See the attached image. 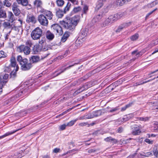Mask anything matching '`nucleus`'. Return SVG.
Here are the masks:
<instances>
[{
  "instance_id": "f257e3e1",
  "label": "nucleus",
  "mask_w": 158,
  "mask_h": 158,
  "mask_svg": "<svg viewBox=\"0 0 158 158\" xmlns=\"http://www.w3.org/2000/svg\"><path fill=\"white\" fill-rule=\"evenodd\" d=\"M79 20L74 18H70L66 21H60V23L65 28L73 30L77 25Z\"/></svg>"
},
{
  "instance_id": "f03ea898",
  "label": "nucleus",
  "mask_w": 158,
  "mask_h": 158,
  "mask_svg": "<svg viewBox=\"0 0 158 158\" xmlns=\"http://www.w3.org/2000/svg\"><path fill=\"white\" fill-rule=\"evenodd\" d=\"M17 60L21 65V68L23 71H27L30 69L32 65L31 62H29L27 59H23L21 56H17Z\"/></svg>"
},
{
  "instance_id": "7ed1b4c3",
  "label": "nucleus",
  "mask_w": 158,
  "mask_h": 158,
  "mask_svg": "<svg viewBox=\"0 0 158 158\" xmlns=\"http://www.w3.org/2000/svg\"><path fill=\"white\" fill-rule=\"evenodd\" d=\"M42 31L39 27L34 29L31 33V36L34 40H37L40 39L42 36Z\"/></svg>"
},
{
  "instance_id": "20e7f679",
  "label": "nucleus",
  "mask_w": 158,
  "mask_h": 158,
  "mask_svg": "<svg viewBox=\"0 0 158 158\" xmlns=\"http://www.w3.org/2000/svg\"><path fill=\"white\" fill-rule=\"evenodd\" d=\"M51 29L56 35H61L63 33L62 27L58 24H54L52 25L51 26Z\"/></svg>"
},
{
  "instance_id": "39448f33",
  "label": "nucleus",
  "mask_w": 158,
  "mask_h": 158,
  "mask_svg": "<svg viewBox=\"0 0 158 158\" xmlns=\"http://www.w3.org/2000/svg\"><path fill=\"white\" fill-rule=\"evenodd\" d=\"M17 49L20 52H23L26 55L29 54L31 52V49L29 47L24 45H21Z\"/></svg>"
},
{
  "instance_id": "423d86ee",
  "label": "nucleus",
  "mask_w": 158,
  "mask_h": 158,
  "mask_svg": "<svg viewBox=\"0 0 158 158\" xmlns=\"http://www.w3.org/2000/svg\"><path fill=\"white\" fill-rule=\"evenodd\" d=\"M38 20L40 23L43 26H46L48 24V21L44 15H40L38 17Z\"/></svg>"
},
{
  "instance_id": "0eeeda50",
  "label": "nucleus",
  "mask_w": 158,
  "mask_h": 158,
  "mask_svg": "<svg viewBox=\"0 0 158 158\" xmlns=\"http://www.w3.org/2000/svg\"><path fill=\"white\" fill-rule=\"evenodd\" d=\"M124 15V13L119 12L114 14V15H111L109 17V19L107 21L110 22V19H112L113 21L117 20L122 17Z\"/></svg>"
},
{
  "instance_id": "6e6552de",
  "label": "nucleus",
  "mask_w": 158,
  "mask_h": 158,
  "mask_svg": "<svg viewBox=\"0 0 158 158\" xmlns=\"http://www.w3.org/2000/svg\"><path fill=\"white\" fill-rule=\"evenodd\" d=\"M12 11L16 16H19L20 13V10L19 8V6L16 2H14L12 5Z\"/></svg>"
},
{
  "instance_id": "1a4fd4ad",
  "label": "nucleus",
  "mask_w": 158,
  "mask_h": 158,
  "mask_svg": "<svg viewBox=\"0 0 158 158\" xmlns=\"http://www.w3.org/2000/svg\"><path fill=\"white\" fill-rule=\"evenodd\" d=\"M40 12L46 16L49 19H52L53 14L52 12L48 10L44 9H42L40 10Z\"/></svg>"
},
{
  "instance_id": "9d476101",
  "label": "nucleus",
  "mask_w": 158,
  "mask_h": 158,
  "mask_svg": "<svg viewBox=\"0 0 158 158\" xmlns=\"http://www.w3.org/2000/svg\"><path fill=\"white\" fill-rule=\"evenodd\" d=\"M132 131L131 133L134 135H139L141 133V131L139 127L136 125H134L131 126Z\"/></svg>"
},
{
  "instance_id": "9b49d317",
  "label": "nucleus",
  "mask_w": 158,
  "mask_h": 158,
  "mask_svg": "<svg viewBox=\"0 0 158 158\" xmlns=\"http://www.w3.org/2000/svg\"><path fill=\"white\" fill-rule=\"evenodd\" d=\"M26 22L28 23H35L36 22V19L35 17L33 15H29L27 16Z\"/></svg>"
},
{
  "instance_id": "f8f14e48",
  "label": "nucleus",
  "mask_w": 158,
  "mask_h": 158,
  "mask_svg": "<svg viewBox=\"0 0 158 158\" xmlns=\"http://www.w3.org/2000/svg\"><path fill=\"white\" fill-rule=\"evenodd\" d=\"M10 65L11 67H16L15 71H17L19 69V66L16 64V62L15 57L12 56L10 59Z\"/></svg>"
},
{
  "instance_id": "ddd939ff",
  "label": "nucleus",
  "mask_w": 158,
  "mask_h": 158,
  "mask_svg": "<svg viewBox=\"0 0 158 158\" xmlns=\"http://www.w3.org/2000/svg\"><path fill=\"white\" fill-rule=\"evenodd\" d=\"M34 6L37 8L39 10L42 9H44L42 7L43 4L41 0H35L33 2Z\"/></svg>"
},
{
  "instance_id": "4468645a",
  "label": "nucleus",
  "mask_w": 158,
  "mask_h": 158,
  "mask_svg": "<svg viewBox=\"0 0 158 158\" xmlns=\"http://www.w3.org/2000/svg\"><path fill=\"white\" fill-rule=\"evenodd\" d=\"M41 58L38 55H35L32 56L29 59L31 62L33 63H35L39 62Z\"/></svg>"
},
{
  "instance_id": "2eb2a0df",
  "label": "nucleus",
  "mask_w": 158,
  "mask_h": 158,
  "mask_svg": "<svg viewBox=\"0 0 158 158\" xmlns=\"http://www.w3.org/2000/svg\"><path fill=\"white\" fill-rule=\"evenodd\" d=\"M88 31V30L86 28L82 30L80 37L81 40L82 41H84L85 40V38L87 34Z\"/></svg>"
},
{
  "instance_id": "dca6fc26",
  "label": "nucleus",
  "mask_w": 158,
  "mask_h": 158,
  "mask_svg": "<svg viewBox=\"0 0 158 158\" xmlns=\"http://www.w3.org/2000/svg\"><path fill=\"white\" fill-rule=\"evenodd\" d=\"M102 17V14H99L95 15L92 19V23H95L100 21Z\"/></svg>"
},
{
  "instance_id": "f3484780",
  "label": "nucleus",
  "mask_w": 158,
  "mask_h": 158,
  "mask_svg": "<svg viewBox=\"0 0 158 158\" xmlns=\"http://www.w3.org/2000/svg\"><path fill=\"white\" fill-rule=\"evenodd\" d=\"M131 24V23L129 22L126 23H124L123 24L120 25L116 30V32H119L121 31L125 27H127L130 26Z\"/></svg>"
},
{
  "instance_id": "a211bd4d",
  "label": "nucleus",
  "mask_w": 158,
  "mask_h": 158,
  "mask_svg": "<svg viewBox=\"0 0 158 158\" xmlns=\"http://www.w3.org/2000/svg\"><path fill=\"white\" fill-rule=\"evenodd\" d=\"M7 17L9 21L11 23H13L15 20V18L14 14L11 11H9L8 12Z\"/></svg>"
},
{
  "instance_id": "6ab92c4d",
  "label": "nucleus",
  "mask_w": 158,
  "mask_h": 158,
  "mask_svg": "<svg viewBox=\"0 0 158 158\" xmlns=\"http://www.w3.org/2000/svg\"><path fill=\"white\" fill-rule=\"evenodd\" d=\"M2 3L0 2V18L5 19L6 17V14L5 11L2 8Z\"/></svg>"
},
{
  "instance_id": "aec40b11",
  "label": "nucleus",
  "mask_w": 158,
  "mask_h": 158,
  "mask_svg": "<svg viewBox=\"0 0 158 158\" xmlns=\"http://www.w3.org/2000/svg\"><path fill=\"white\" fill-rule=\"evenodd\" d=\"M98 111L93 112L92 113H89L86 115H85L86 119H88L93 118L95 117H97L98 116L97 114Z\"/></svg>"
},
{
  "instance_id": "412c9836",
  "label": "nucleus",
  "mask_w": 158,
  "mask_h": 158,
  "mask_svg": "<svg viewBox=\"0 0 158 158\" xmlns=\"http://www.w3.org/2000/svg\"><path fill=\"white\" fill-rule=\"evenodd\" d=\"M131 0H116L115 3L118 6H122Z\"/></svg>"
},
{
  "instance_id": "4be33fe9",
  "label": "nucleus",
  "mask_w": 158,
  "mask_h": 158,
  "mask_svg": "<svg viewBox=\"0 0 158 158\" xmlns=\"http://www.w3.org/2000/svg\"><path fill=\"white\" fill-rule=\"evenodd\" d=\"M22 129V128L19 129L17 130H16L15 131H13L11 132H8L7 133H6L5 134H4V135L0 136V139H1L2 138H4V137L8 136V135H10L11 134H14V133H15V132H17V131L21 130Z\"/></svg>"
},
{
  "instance_id": "5701e85b",
  "label": "nucleus",
  "mask_w": 158,
  "mask_h": 158,
  "mask_svg": "<svg viewBox=\"0 0 158 158\" xmlns=\"http://www.w3.org/2000/svg\"><path fill=\"white\" fill-rule=\"evenodd\" d=\"M69 36V33L68 32H66L64 34L61 40V42L64 43L65 42Z\"/></svg>"
},
{
  "instance_id": "b1692460",
  "label": "nucleus",
  "mask_w": 158,
  "mask_h": 158,
  "mask_svg": "<svg viewBox=\"0 0 158 158\" xmlns=\"http://www.w3.org/2000/svg\"><path fill=\"white\" fill-rule=\"evenodd\" d=\"M3 26L5 28L10 29L13 28V26L9 22H5L3 23Z\"/></svg>"
},
{
  "instance_id": "393cba45",
  "label": "nucleus",
  "mask_w": 158,
  "mask_h": 158,
  "mask_svg": "<svg viewBox=\"0 0 158 158\" xmlns=\"http://www.w3.org/2000/svg\"><path fill=\"white\" fill-rule=\"evenodd\" d=\"M47 38L50 40H52L54 38V35L50 31H48L46 34Z\"/></svg>"
},
{
  "instance_id": "a878e982",
  "label": "nucleus",
  "mask_w": 158,
  "mask_h": 158,
  "mask_svg": "<svg viewBox=\"0 0 158 158\" xmlns=\"http://www.w3.org/2000/svg\"><path fill=\"white\" fill-rule=\"evenodd\" d=\"M18 4H21L23 6H27L28 4L27 0H16Z\"/></svg>"
},
{
  "instance_id": "bb28decb",
  "label": "nucleus",
  "mask_w": 158,
  "mask_h": 158,
  "mask_svg": "<svg viewBox=\"0 0 158 158\" xmlns=\"http://www.w3.org/2000/svg\"><path fill=\"white\" fill-rule=\"evenodd\" d=\"M104 140L106 142H109L111 141H113L114 143H116L117 142V140L111 137H108L104 139Z\"/></svg>"
},
{
  "instance_id": "cd10ccee",
  "label": "nucleus",
  "mask_w": 158,
  "mask_h": 158,
  "mask_svg": "<svg viewBox=\"0 0 158 158\" xmlns=\"http://www.w3.org/2000/svg\"><path fill=\"white\" fill-rule=\"evenodd\" d=\"M56 15L59 18H61L63 15V12L60 10H57L56 12Z\"/></svg>"
},
{
  "instance_id": "c85d7f7f",
  "label": "nucleus",
  "mask_w": 158,
  "mask_h": 158,
  "mask_svg": "<svg viewBox=\"0 0 158 158\" xmlns=\"http://www.w3.org/2000/svg\"><path fill=\"white\" fill-rule=\"evenodd\" d=\"M78 120V118H77L75 120L71 121L66 124L67 126L69 127H71Z\"/></svg>"
},
{
  "instance_id": "c756f323",
  "label": "nucleus",
  "mask_w": 158,
  "mask_h": 158,
  "mask_svg": "<svg viewBox=\"0 0 158 158\" xmlns=\"http://www.w3.org/2000/svg\"><path fill=\"white\" fill-rule=\"evenodd\" d=\"M157 3H158V2L156 0V1L152 2L151 3L148 4L147 6L148 7V8H151L155 6Z\"/></svg>"
},
{
  "instance_id": "7c9ffc66",
  "label": "nucleus",
  "mask_w": 158,
  "mask_h": 158,
  "mask_svg": "<svg viewBox=\"0 0 158 158\" xmlns=\"http://www.w3.org/2000/svg\"><path fill=\"white\" fill-rule=\"evenodd\" d=\"M64 2L63 0H57L56 3L57 5L59 6H62L64 4Z\"/></svg>"
},
{
  "instance_id": "2f4dec72",
  "label": "nucleus",
  "mask_w": 158,
  "mask_h": 158,
  "mask_svg": "<svg viewBox=\"0 0 158 158\" xmlns=\"http://www.w3.org/2000/svg\"><path fill=\"white\" fill-rule=\"evenodd\" d=\"M103 5V2H102L101 1H98L96 6V8L98 9H99Z\"/></svg>"
},
{
  "instance_id": "473e14b6",
  "label": "nucleus",
  "mask_w": 158,
  "mask_h": 158,
  "mask_svg": "<svg viewBox=\"0 0 158 158\" xmlns=\"http://www.w3.org/2000/svg\"><path fill=\"white\" fill-rule=\"evenodd\" d=\"M123 122L121 118H119L115 120L114 124L116 125H119L121 124Z\"/></svg>"
},
{
  "instance_id": "72a5a7b5",
  "label": "nucleus",
  "mask_w": 158,
  "mask_h": 158,
  "mask_svg": "<svg viewBox=\"0 0 158 158\" xmlns=\"http://www.w3.org/2000/svg\"><path fill=\"white\" fill-rule=\"evenodd\" d=\"M139 36L138 34L136 33L131 37V39L132 41L136 40L138 39Z\"/></svg>"
},
{
  "instance_id": "f704fd0d",
  "label": "nucleus",
  "mask_w": 158,
  "mask_h": 158,
  "mask_svg": "<svg viewBox=\"0 0 158 158\" xmlns=\"http://www.w3.org/2000/svg\"><path fill=\"white\" fill-rule=\"evenodd\" d=\"M158 44V42L157 40H155L151 42L150 44L148 45V47L149 48H151L153 46L157 45Z\"/></svg>"
},
{
  "instance_id": "c9c22d12",
  "label": "nucleus",
  "mask_w": 158,
  "mask_h": 158,
  "mask_svg": "<svg viewBox=\"0 0 158 158\" xmlns=\"http://www.w3.org/2000/svg\"><path fill=\"white\" fill-rule=\"evenodd\" d=\"M71 3L69 2H68L66 6L65 7L64 10V11L65 13L69 10V9L71 7Z\"/></svg>"
},
{
  "instance_id": "e433bc0d",
  "label": "nucleus",
  "mask_w": 158,
  "mask_h": 158,
  "mask_svg": "<svg viewBox=\"0 0 158 158\" xmlns=\"http://www.w3.org/2000/svg\"><path fill=\"white\" fill-rule=\"evenodd\" d=\"M3 5L7 7H10L11 6V4L8 0H4L3 1Z\"/></svg>"
},
{
  "instance_id": "4c0bfd02",
  "label": "nucleus",
  "mask_w": 158,
  "mask_h": 158,
  "mask_svg": "<svg viewBox=\"0 0 158 158\" xmlns=\"http://www.w3.org/2000/svg\"><path fill=\"white\" fill-rule=\"evenodd\" d=\"M39 43L40 44L43 45L46 42L45 39L44 37H41L40 39H39Z\"/></svg>"
},
{
  "instance_id": "58836bf2",
  "label": "nucleus",
  "mask_w": 158,
  "mask_h": 158,
  "mask_svg": "<svg viewBox=\"0 0 158 158\" xmlns=\"http://www.w3.org/2000/svg\"><path fill=\"white\" fill-rule=\"evenodd\" d=\"M85 89V88L84 87V86H82V87L80 88L78 90H76L75 92V94H77L80 93L81 92L83 91Z\"/></svg>"
},
{
  "instance_id": "ea45409f",
  "label": "nucleus",
  "mask_w": 158,
  "mask_h": 158,
  "mask_svg": "<svg viewBox=\"0 0 158 158\" xmlns=\"http://www.w3.org/2000/svg\"><path fill=\"white\" fill-rule=\"evenodd\" d=\"M74 65H70L68 67L64 69L63 70H61L58 73L56 74V76H58L61 74V73L64 72V71H65L66 70L69 69L70 68H71Z\"/></svg>"
},
{
  "instance_id": "a19ab883",
  "label": "nucleus",
  "mask_w": 158,
  "mask_h": 158,
  "mask_svg": "<svg viewBox=\"0 0 158 158\" xmlns=\"http://www.w3.org/2000/svg\"><path fill=\"white\" fill-rule=\"evenodd\" d=\"M7 56V54L4 52L0 51V58H4Z\"/></svg>"
},
{
  "instance_id": "79ce46f5",
  "label": "nucleus",
  "mask_w": 158,
  "mask_h": 158,
  "mask_svg": "<svg viewBox=\"0 0 158 158\" xmlns=\"http://www.w3.org/2000/svg\"><path fill=\"white\" fill-rule=\"evenodd\" d=\"M153 151L154 153V155L155 156L157 157L158 154L157 147L155 146L153 148Z\"/></svg>"
},
{
  "instance_id": "37998d69",
  "label": "nucleus",
  "mask_w": 158,
  "mask_h": 158,
  "mask_svg": "<svg viewBox=\"0 0 158 158\" xmlns=\"http://www.w3.org/2000/svg\"><path fill=\"white\" fill-rule=\"evenodd\" d=\"M88 6L87 5H85L83 8V14H86L88 10Z\"/></svg>"
},
{
  "instance_id": "c03bdc74",
  "label": "nucleus",
  "mask_w": 158,
  "mask_h": 158,
  "mask_svg": "<svg viewBox=\"0 0 158 158\" xmlns=\"http://www.w3.org/2000/svg\"><path fill=\"white\" fill-rule=\"evenodd\" d=\"M150 117H140L138 118L139 120L143 121H148Z\"/></svg>"
},
{
  "instance_id": "a18cd8bd",
  "label": "nucleus",
  "mask_w": 158,
  "mask_h": 158,
  "mask_svg": "<svg viewBox=\"0 0 158 158\" xmlns=\"http://www.w3.org/2000/svg\"><path fill=\"white\" fill-rule=\"evenodd\" d=\"M26 44L27 46H29V47H31L33 45L32 41L30 40H27L26 42Z\"/></svg>"
},
{
  "instance_id": "49530a36",
  "label": "nucleus",
  "mask_w": 158,
  "mask_h": 158,
  "mask_svg": "<svg viewBox=\"0 0 158 158\" xmlns=\"http://www.w3.org/2000/svg\"><path fill=\"white\" fill-rule=\"evenodd\" d=\"M146 51V50L145 49H143L141 50L140 52L137 53L136 54V56L137 57H139L141 56L142 55L143 53H144Z\"/></svg>"
},
{
  "instance_id": "de8ad7c7",
  "label": "nucleus",
  "mask_w": 158,
  "mask_h": 158,
  "mask_svg": "<svg viewBox=\"0 0 158 158\" xmlns=\"http://www.w3.org/2000/svg\"><path fill=\"white\" fill-rule=\"evenodd\" d=\"M119 108L118 106H117L114 108L111 109L110 110V112H113L116 111H117L119 110Z\"/></svg>"
},
{
  "instance_id": "09e8293b",
  "label": "nucleus",
  "mask_w": 158,
  "mask_h": 158,
  "mask_svg": "<svg viewBox=\"0 0 158 158\" xmlns=\"http://www.w3.org/2000/svg\"><path fill=\"white\" fill-rule=\"evenodd\" d=\"M11 67L10 65L6 66L5 68L4 71L6 72H9L11 70Z\"/></svg>"
},
{
  "instance_id": "8fccbe9b",
  "label": "nucleus",
  "mask_w": 158,
  "mask_h": 158,
  "mask_svg": "<svg viewBox=\"0 0 158 158\" xmlns=\"http://www.w3.org/2000/svg\"><path fill=\"white\" fill-rule=\"evenodd\" d=\"M81 10V7L80 6H78L77 7H74L73 8V11L75 13H77V12H78V11H80V10Z\"/></svg>"
},
{
  "instance_id": "3c124183",
  "label": "nucleus",
  "mask_w": 158,
  "mask_h": 158,
  "mask_svg": "<svg viewBox=\"0 0 158 158\" xmlns=\"http://www.w3.org/2000/svg\"><path fill=\"white\" fill-rule=\"evenodd\" d=\"M131 104L130 103V104H128L126 105L125 106L122 108L121 109V111H123L127 109V108H128L130 106H131Z\"/></svg>"
},
{
  "instance_id": "603ef678",
  "label": "nucleus",
  "mask_w": 158,
  "mask_h": 158,
  "mask_svg": "<svg viewBox=\"0 0 158 158\" xmlns=\"http://www.w3.org/2000/svg\"><path fill=\"white\" fill-rule=\"evenodd\" d=\"M121 119L123 122L127 121L129 119L128 116H127V115H124Z\"/></svg>"
},
{
  "instance_id": "864d4df0",
  "label": "nucleus",
  "mask_w": 158,
  "mask_h": 158,
  "mask_svg": "<svg viewBox=\"0 0 158 158\" xmlns=\"http://www.w3.org/2000/svg\"><path fill=\"white\" fill-rule=\"evenodd\" d=\"M49 48H50L48 46L45 45L42 47L41 50L43 51H45L48 50Z\"/></svg>"
},
{
  "instance_id": "5fc2aeb1",
  "label": "nucleus",
  "mask_w": 158,
  "mask_h": 158,
  "mask_svg": "<svg viewBox=\"0 0 158 158\" xmlns=\"http://www.w3.org/2000/svg\"><path fill=\"white\" fill-rule=\"evenodd\" d=\"M66 126H67V124H64L60 126V129L61 130H63L65 129Z\"/></svg>"
},
{
  "instance_id": "6e6d98bb",
  "label": "nucleus",
  "mask_w": 158,
  "mask_h": 158,
  "mask_svg": "<svg viewBox=\"0 0 158 158\" xmlns=\"http://www.w3.org/2000/svg\"><path fill=\"white\" fill-rule=\"evenodd\" d=\"M72 109V108L69 109H68L67 110L65 111L64 112H63L61 114H60L59 115V116H62V115H64V114H65L67 113L69 111H70Z\"/></svg>"
},
{
  "instance_id": "4d7b16f0",
  "label": "nucleus",
  "mask_w": 158,
  "mask_h": 158,
  "mask_svg": "<svg viewBox=\"0 0 158 158\" xmlns=\"http://www.w3.org/2000/svg\"><path fill=\"white\" fill-rule=\"evenodd\" d=\"M156 9H155L154 10H152V11L148 13L147 15H146V19H147L148 17L150 15H151L154 11H155V10H156Z\"/></svg>"
},
{
  "instance_id": "13d9d810",
  "label": "nucleus",
  "mask_w": 158,
  "mask_h": 158,
  "mask_svg": "<svg viewBox=\"0 0 158 158\" xmlns=\"http://www.w3.org/2000/svg\"><path fill=\"white\" fill-rule=\"evenodd\" d=\"M60 151V149L59 148H54L53 150V152L55 153L59 152Z\"/></svg>"
},
{
  "instance_id": "bf43d9fd",
  "label": "nucleus",
  "mask_w": 158,
  "mask_h": 158,
  "mask_svg": "<svg viewBox=\"0 0 158 158\" xmlns=\"http://www.w3.org/2000/svg\"><path fill=\"white\" fill-rule=\"evenodd\" d=\"M88 124V123L87 122H82L80 123L79 124V126L81 127H83L85 126H86Z\"/></svg>"
},
{
  "instance_id": "052dcab7",
  "label": "nucleus",
  "mask_w": 158,
  "mask_h": 158,
  "mask_svg": "<svg viewBox=\"0 0 158 158\" xmlns=\"http://www.w3.org/2000/svg\"><path fill=\"white\" fill-rule=\"evenodd\" d=\"M68 1L71 2L74 5H77L78 3L77 0H68Z\"/></svg>"
},
{
  "instance_id": "680f3d73",
  "label": "nucleus",
  "mask_w": 158,
  "mask_h": 158,
  "mask_svg": "<svg viewBox=\"0 0 158 158\" xmlns=\"http://www.w3.org/2000/svg\"><path fill=\"white\" fill-rule=\"evenodd\" d=\"M109 19V18H107L104 22V24H105V26H106L109 23H110V22H111L112 21V19H110L109 20V21L110 22H109L108 21H107V20L108 19Z\"/></svg>"
},
{
  "instance_id": "e2e57ef3",
  "label": "nucleus",
  "mask_w": 158,
  "mask_h": 158,
  "mask_svg": "<svg viewBox=\"0 0 158 158\" xmlns=\"http://www.w3.org/2000/svg\"><path fill=\"white\" fill-rule=\"evenodd\" d=\"M12 29L13 30H14L15 31H16V34H17L18 33L19 31V28L18 27H13Z\"/></svg>"
},
{
  "instance_id": "0e129e2a",
  "label": "nucleus",
  "mask_w": 158,
  "mask_h": 158,
  "mask_svg": "<svg viewBox=\"0 0 158 158\" xmlns=\"http://www.w3.org/2000/svg\"><path fill=\"white\" fill-rule=\"evenodd\" d=\"M123 129L122 127H120L118 128L117 130V132L119 133H121L123 132Z\"/></svg>"
},
{
  "instance_id": "69168bd1",
  "label": "nucleus",
  "mask_w": 158,
  "mask_h": 158,
  "mask_svg": "<svg viewBox=\"0 0 158 158\" xmlns=\"http://www.w3.org/2000/svg\"><path fill=\"white\" fill-rule=\"evenodd\" d=\"M132 139V138H130L129 139H127L125 140H123V142L124 143H127L129 142V141L131 140Z\"/></svg>"
},
{
  "instance_id": "338daca9",
  "label": "nucleus",
  "mask_w": 158,
  "mask_h": 158,
  "mask_svg": "<svg viewBox=\"0 0 158 158\" xmlns=\"http://www.w3.org/2000/svg\"><path fill=\"white\" fill-rule=\"evenodd\" d=\"M145 142L149 144H152L153 143V141L150 140L149 139H145Z\"/></svg>"
},
{
  "instance_id": "774afa93",
  "label": "nucleus",
  "mask_w": 158,
  "mask_h": 158,
  "mask_svg": "<svg viewBox=\"0 0 158 158\" xmlns=\"http://www.w3.org/2000/svg\"><path fill=\"white\" fill-rule=\"evenodd\" d=\"M9 75L8 74H5L3 77V80H6L8 78Z\"/></svg>"
}]
</instances>
